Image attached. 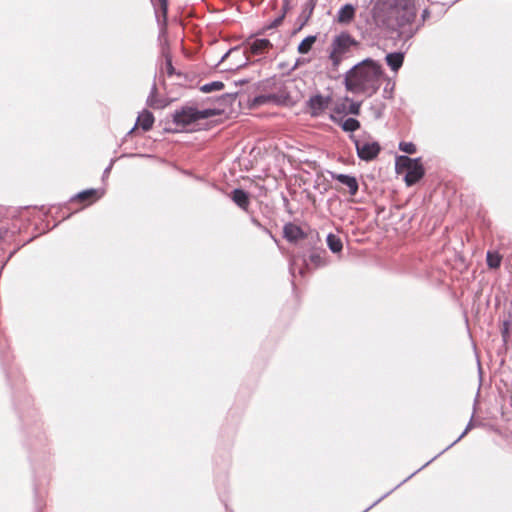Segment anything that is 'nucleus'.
<instances>
[{"instance_id": "obj_1", "label": "nucleus", "mask_w": 512, "mask_h": 512, "mask_svg": "<svg viewBox=\"0 0 512 512\" xmlns=\"http://www.w3.org/2000/svg\"><path fill=\"white\" fill-rule=\"evenodd\" d=\"M416 16V0H375L371 8L374 25L381 30L397 32L404 41L413 38L419 30V27H413Z\"/></svg>"}, {"instance_id": "obj_2", "label": "nucleus", "mask_w": 512, "mask_h": 512, "mask_svg": "<svg viewBox=\"0 0 512 512\" xmlns=\"http://www.w3.org/2000/svg\"><path fill=\"white\" fill-rule=\"evenodd\" d=\"M381 76V66L371 59H365L346 72L344 84L352 93H363L371 97L380 87Z\"/></svg>"}, {"instance_id": "obj_3", "label": "nucleus", "mask_w": 512, "mask_h": 512, "mask_svg": "<svg viewBox=\"0 0 512 512\" xmlns=\"http://www.w3.org/2000/svg\"><path fill=\"white\" fill-rule=\"evenodd\" d=\"M359 43L347 32L336 35L331 42L328 59L331 70L337 72L341 63L350 58Z\"/></svg>"}, {"instance_id": "obj_4", "label": "nucleus", "mask_w": 512, "mask_h": 512, "mask_svg": "<svg viewBox=\"0 0 512 512\" xmlns=\"http://www.w3.org/2000/svg\"><path fill=\"white\" fill-rule=\"evenodd\" d=\"M396 166L406 170L404 179L407 186L416 184L425 174L420 158L412 159L408 156L401 155L396 159Z\"/></svg>"}, {"instance_id": "obj_5", "label": "nucleus", "mask_w": 512, "mask_h": 512, "mask_svg": "<svg viewBox=\"0 0 512 512\" xmlns=\"http://www.w3.org/2000/svg\"><path fill=\"white\" fill-rule=\"evenodd\" d=\"M214 115H216V113L212 109L198 110L194 107H183L182 109L174 112L173 121L177 126L185 127L193 122L201 119H207Z\"/></svg>"}, {"instance_id": "obj_6", "label": "nucleus", "mask_w": 512, "mask_h": 512, "mask_svg": "<svg viewBox=\"0 0 512 512\" xmlns=\"http://www.w3.org/2000/svg\"><path fill=\"white\" fill-rule=\"evenodd\" d=\"M350 138L354 142L357 156L363 161L374 160L381 151V146L377 141L366 139L364 136L361 138L350 136Z\"/></svg>"}, {"instance_id": "obj_7", "label": "nucleus", "mask_w": 512, "mask_h": 512, "mask_svg": "<svg viewBox=\"0 0 512 512\" xmlns=\"http://www.w3.org/2000/svg\"><path fill=\"white\" fill-rule=\"evenodd\" d=\"M226 60H230V66L228 70H238L247 65L249 57L246 51L241 50L238 47L229 49L220 59L218 64L224 63Z\"/></svg>"}, {"instance_id": "obj_8", "label": "nucleus", "mask_w": 512, "mask_h": 512, "mask_svg": "<svg viewBox=\"0 0 512 512\" xmlns=\"http://www.w3.org/2000/svg\"><path fill=\"white\" fill-rule=\"evenodd\" d=\"M332 102V97L330 95L324 96L321 94L313 95L307 101V108L309 114L312 117H319L324 114L326 109Z\"/></svg>"}, {"instance_id": "obj_9", "label": "nucleus", "mask_w": 512, "mask_h": 512, "mask_svg": "<svg viewBox=\"0 0 512 512\" xmlns=\"http://www.w3.org/2000/svg\"><path fill=\"white\" fill-rule=\"evenodd\" d=\"M332 178L345 185L348 188V192L351 196H355L357 194L359 184L355 176L333 173Z\"/></svg>"}, {"instance_id": "obj_10", "label": "nucleus", "mask_w": 512, "mask_h": 512, "mask_svg": "<svg viewBox=\"0 0 512 512\" xmlns=\"http://www.w3.org/2000/svg\"><path fill=\"white\" fill-rule=\"evenodd\" d=\"M305 236L304 231L296 224L289 222L283 227V237L289 242H297Z\"/></svg>"}, {"instance_id": "obj_11", "label": "nucleus", "mask_w": 512, "mask_h": 512, "mask_svg": "<svg viewBox=\"0 0 512 512\" xmlns=\"http://www.w3.org/2000/svg\"><path fill=\"white\" fill-rule=\"evenodd\" d=\"M356 9L354 5L347 3L343 5L337 12V21L340 24H349L355 18Z\"/></svg>"}, {"instance_id": "obj_12", "label": "nucleus", "mask_w": 512, "mask_h": 512, "mask_svg": "<svg viewBox=\"0 0 512 512\" xmlns=\"http://www.w3.org/2000/svg\"><path fill=\"white\" fill-rule=\"evenodd\" d=\"M231 199L233 202L243 210H247L250 204L248 193L241 189L236 188L231 192Z\"/></svg>"}, {"instance_id": "obj_13", "label": "nucleus", "mask_w": 512, "mask_h": 512, "mask_svg": "<svg viewBox=\"0 0 512 512\" xmlns=\"http://www.w3.org/2000/svg\"><path fill=\"white\" fill-rule=\"evenodd\" d=\"M249 45V52L253 55H262L264 54L270 47H272L271 42L268 39H255Z\"/></svg>"}, {"instance_id": "obj_14", "label": "nucleus", "mask_w": 512, "mask_h": 512, "mask_svg": "<svg viewBox=\"0 0 512 512\" xmlns=\"http://www.w3.org/2000/svg\"><path fill=\"white\" fill-rule=\"evenodd\" d=\"M386 63L393 70L398 71L403 65L404 54L401 52L389 53L386 55Z\"/></svg>"}, {"instance_id": "obj_15", "label": "nucleus", "mask_w": 512, "mask_h": 512, "mask_svg": "<svg viewBox=\"0 0 512 512\" xmlns=\"http://www.w3.org/2000/svg\"><path fill=\"white\" fill-rule=\"evenodd\" d=\"M102 192L98 189H87L82 192H79L74 197L71 198V200H80V201H88L94 202L95 200L99 199L102 196Z\"/></svg>"}, {"instance_id": "obj_16", "label": "nucleus", "mask_w": 512, "mask_h": 512, "mask_svg": "<svg viewBox=\"0 0 512 512\" xmlns=\"http://www.w3.org/2000/svg\"><path fill=\"white\" fill-rule=\"evenodd\" d=\"M154 123V116L151 112L144 110L137 118V124L144 130L149 131Z\"/></svg>"}, {"instance_id": "obj_17", "label": "nucleus", "mask_w": 512, "mask_h": 512, "mask_svg": "<svg viewBox=\"0 0 512 512\" xmlns=\"http://www.w3.org/2000/svg\"><path fill=\"white\" fill-rule=\"evenodd\" d=\"M326 243L332 253H341L343 249V243L339 236L333 233H329L326 237Z\"/></svg>"}, {"instance_id": "obj_18", "label": "nucleus", "mask_w": 512, "mask_h": 512, "mask_svg": "<svg viewBox=\"0 0 512 512\" xmlns=\"http://www.w3.org/2000/svg\"><path fill=\"white\" fill-rule=\"evenodd\" d=\"M147 105L154 109L164 107L163 102L157 97V86L155 82L153 83L150 94L147 97Z\"/></svg>"}, {"instance_id": "obj_19", "label": "nucleus", "mask_w": 512, "mask_h": 512, "mask_svg": "<svg viewBox=\"0 0 512 512\" xmlns=\"http://www.w3.org/2000/svg\"><path fill=\"white\" fill-rule=\"evenodd\" d=\"M315 42H316V36L309 35L301 41V43L298 45L297 51L300 54H307L311 50V48Z\"/></svg>"}, {"instance_id": "obj_20", "label": "nucleus", "mask_w": 512, "mask_h": 512, "mask_svg": "<svg viewBox=\"0 0 512 512\" xmlns=\"http://www.w3.org/2000/svg\"><path fill=\"white\" fill-rule=\"evenodd\" d=\"M502 257L497 252L488 251L486 255L487 265L491 269H497L501 265Z\"/></svg>"}, {"instance_id": "obj_21", "label": "nucleus", "mask_w": 512, "mask_h": 512, "mask_svg": "<svg viewBox=\"0 0 512 512\" xmlns=\"http://www.w3.org/2000/svg\"><path fill=\"white\" fill-rule=\"evenodd\" d=\"M224 88V83L221 81H213L206 83L200 87V91L203 93H210L213 91H219Z\"/></svg>"}, {"instance_id": "obj_22", "label": "nucleus", "mask_w": 512, "mask_h": 512, "mask_svg": "<svg viewBox=\"0 0 512 512\" xmlns=\"http://www.w3.org/2000/svg\"><path fill=\"white\" fill-rule=\"evenodd\" d=\"M341 127L345 132H354L360 128V122L355 118H347Z\"/></svg>"}, {"instance_id": "obj_23", "label": "nucleus", "mask_w": 512, "mask_h": 512, "mask_svg": "<svg viewBox=\"0 0 512 512\" xmlns=\"http://www.w3.org/2000/svg\"><path fill=\"white\" fill-rule=\"evenodd\" d=\"M399 149L407 154H414L417 151L414 143L404 141L399 143Z\"/></svg>"}, {"instance_id": "obj_24", "label": "nucleus", "mask_w": 512, "mask_h": 512, "mask_svg": "<svg viewBox=\"0 0 512 512\" xmlns=\"http://www.w3.org/2000/svg\"><path fill=\"white\" fill-rule=\"evenodd\" d=\"M310 261L316 266L321 267L326 265V261L321 253L315 252L309 256Z\"/></svg>"}, {"instance_id": "obj_25", "label": "nucleus", "mask_w": 512, "mask_h": 512, "mask_svg": "<svg viewBox=\"0 0 512 512\" xmlns=\"http://www.w3.org/2000/svg\"><path fill=\"white\" fill-rule=\"evenodd\" d=\"M345 101H350V105L348 107L347 113L352 114V115L360 114L361 102L351 101L348 97L345 98Z\"/></svg>"}, {"instance_id": "obj_26", "label": "nucleus", "mask_w": 512, "mask_h": 512, "mask_svg": "<svg viewBox=\"0 0 512 512\" xmlns=\"http://www.w3.org/2000/svg\"><path fill=\"white\" fill-rule=\"evenodd\" d=\"M472 428V419L470 420V422L468 423V425L466 426L465 430L462 432V434L453 442L451 443L449 446H447L444 450L441 451V453H444L445 451H447L449 448H451L454 444H456L460 439H462L466 434L467 432Z\"/></svg>"}, {"instance_id": "obj_27", "label": "nucleus", "mask_w": 512, "mask_h": 512, "mask_svg": "<svg viewBox=\"0 0 512 512\" xmlns=\"http://www.w3.org/2000/svg\"><path fill=\"white\" fill-rule=\"evenodd\" d=\"M371 109L373 110L375 118L379 119L383 115L384 104L379 102L378 104L372 106Z\"/></svg>"}, {"instance_id": "obj_28", "label": "nucleus", "mask_w": 512, "mask_h": 512, "mask_svg": "<svg viewBox=\"0 0 512 512\" xmlns=\"http://www.w3.org/2000/svg\"><path fill=\"white\" fill-rule=\"evenodd\" d=\"M166 71L169 76H172L176 73L175 68L173 67L172 60L169 56L166 57Z\"/></svg>"}, {"instance_id": "obj_29", "label": "nucleus", "mask_w": 512, "mask_h": 512, "mask_svg": "<svg viewBox=\"0 0 512 512\" xmlns=\"http://www.w3.org/2000/svg\"><path fill=\"white\" fill-rule=\"evenodd\" d=\"M285 11H286V7H284L283 13L273 20V22L269 25V28H275L282 23V21L285 17Z\"/></svg>"}, {"instance_id": "obj_30", "label": "nucleus", "mask_w": 512, "mask_h": 512, "mask_svg": "<svg viewBox=\"0 0 512 512\" xmlns=\"http://www.w3.org/2000/svg\"><path fill=\"white\" fill-rule=\"evenodd\" d=\"M429 17H430V11H429V9L426 8L422 11L421 23L419 25H417L416 27L420 28L424 24V22L429 19Z\"/></svg>"}, {"instance_id": "obj_31", "label": "nucleus", "mask_w": 512, "mask_h": 512, "mask_svg": "<svg viewBox=\"0 0 512 512\" xmlns=\"http://www.w3.org/2000/svg\"><path fill=\"white\" fill-rule=\"evenodd\" d=\"M390 83H387L386 87L384 88V97L385 98H391L392 97V91H393V86L392 85L391 87H389Z\"/></svg>"}, {"instance_id": "obj_32", "label": "nucleus", "mask_w": 512, "mask_h": 512, "mask_svg": "<svg viewBox=\"0 0 512 512\" xmlns=\"http://www.w3.org/2000/svg\"><path fill=\"white\" fill-rule=\"evenodd\" d=\"M158 1L160 3L161 10H162L163 14L166 15L167 9H168V0H158Z\"/></svg>"}, {"instance_id": "obj_33", "label": "nucleus", "mask_w": 512, "mask_h": 512, "mask_svg": "<svg viewBox=\"0 0 512 512\" xmlns=\"http://www.w3.org/2000/svg\"><path fill=\"white\" fill-rule=\"evenodd\" d=\"M390 494V492H387L386 494H384L382 497H380L378 500H376L372 505H370L368 508H366L363 512H367L368 510H370L372 507H374L375 505H377L381 500H383L385 497H387L388 495Z\"/></svg>"}, {"instance_id": "obj_34", "label": "nucleus", "mask_w": 512, "mask_h": 512, "mask_svg": "<svg viewBox=\"0 0 512 512\" xmlns=\"http://www.w3.org/2000/svg\"><path fill=\"white\" fill-rule=\"evenodd\" d=\"M508 326H509V323L508 322H504V328L502 330V336H503L504 339L508 335Z\"/></svg>"}, {"instance_id": "obj_35", "label": "nucleus", "mask_w": 512, "mask_h": 512, "mask_svg": "<svg viewBox=\"0 0 512 512\" xmlns=\"http://www.w3.org/2000/svg\"><path fill=\"white\" fill-rule=\"evenodd\" d=\"M336 113H342L345 111V104L337 105L334 109Z\"/></svg>"}, {"instance_id": "obj_36", "label": "nucleus", "mask_w": 512, "mask_h": 512, "mask_svg": "<svg viewBox=\"0 0 512 512\" xmlns=\"http://www.w3.org/2000/svg\"><path fill=\"white\" fill-rule=\"evenodd\" d=\"M112 165H113V161L109 164V166L104 170V173H103V177H106L109 175L110 173V170L112 168Z\"/></svg>"}, {"instance_id": "obj_37", "label": "nucleus", "mask_w": 512, "mask_h": 512, "mask_svg": "<svg viewBox=\"0 0 512 512\" xmlns=\"http://www.w3.org/2000/svg\"><path fill=\"white\" fill-rule=\"evenodd\" d=\"M442 453L440 452L438 455H436L435 457H433L430 461H428L427 463H425L420 469H417V472H420L421 469H423L424 467H426L427 465H429L434 459H436L439 455H441Z\"/></svg>"}, {"instance_id": "obj_38", "label": "nucleus", "mask_w": 512, "mask_h": 512, "mask_svg": "<svg viewBox=\"0 0 512 512\" xmlns=\"http://www.w3.org/2000/svg\"><path fill=\"white\" fill-rule=\"evenodd\" d=\"M255 102H257V103H263V97H257V98H255Z\"/></svg>"}, {"instance_id": "obj_39", "label": "nucleus", "mask_w": 512, "mask_h": 512, "mask_svg": "<svg viewBox=\"0 0 512 512\" xmlns=\"http://www.w3.org/2000/svg\"><path fill=\"white\" fill-rule=\"evenodd\" d=\"M290 271H291L292 275H294V263L290 264Z\"/></svg>"}, {"instance_id": "obj_40", "label": "nucleus", "mask_w": 512, "mask_h": 512, "mask_svg": "<svg viewBox=\"0 0 512 512\" xmlns=\"http://www.w3.org/2000/svg\"><path fill=\"white\" fill-rule=\"evenodd\" d=\"M415 473H412L411 475H409L404 481H407L408 479L412 478V476L414 475Z\"/></svg>"}]
</instances>
